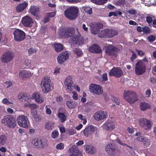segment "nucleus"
I'll list each match as a JSON object with an SVG mask.
<instances>
[{
  "label": "nucleus",
  "instance_id": "obj_1",
  "mask_svg": "<svg viewBox=\"0 0 156 156\" xmlns=\"http://www.w3.org/2000/svg\"><path fill=\"white\" fill-rule=\"evenodd\" d=\"M79 10L77 7L70 6L64 11L65 17L70 20H76L78 16Z\"/></svg>",
  "mask_w": 156,
  "mask_h": 156
},
{
  "label": "nucleus",
  "instance_id": "obj_2",
  "mask_svg": "<svg viewBox=\"0 0 156 156\" xmlns=\"http://www.w3.org/2000/svg\"><path fill=\"white\" fill-rule=\"evenodd\" d=\"M124 99L130 104L135 103L138 100V95L133 90H125L123 94Z\"/></svg>",
  "mask_w": 156,
  "mask_h": 156
},
{
  "label": "nucleus",
  "instance_id": "obj_3",
  "mask_svg": "<svg viewBox=\"0 0 156 156\" xmlns=\"http://www.w3.org/2000/svg\"><path fill=\"white\" fill-rule=\"evenodd\" d=\"M49 77H44L41 81L40 86L44 93H48L51 91L52 86Z\"/></svg>",
  "mask_w": 156,
  "mask_h": 156
},
{
  "label": "nucleus",
  "instance_id": "obj_4",
  "mask_svg": "<svg viewBox=\"0 0 156 156\" xmlns=\"http://www.w3.org/2000/svg\"><path fill=\"white\" fill-rule=\"evenodd\" d=\"M2 123L8 127L13 128L16 123L15 118L12 115H7L5 116L1 120Z\"/></svg>",
  "mask_w": 156,
  "mask_h": 156
},
{
  "label": "nucleus",
  "instance_id": "obj_5",
  "mask_svg": "<svg viewBox=\"0 0 156 156\" xmlns=\"http://www.w3.org/2000/svg\"><path fill=\"white\" fill-rule=\"evenodd\" d=\"M118 34V31L113 29H106L101 30L98 34L100 37L111 38Z\"/></svg>",
  "mask_w": 156,
  "mask_h": 156
},
{
  "label": "nucleus",
  "instance_id": "obj_6",
  "mask_svg": "<svg viewBox=\"0 0 156 156\" xmlns=\"http://www.w3.org/2000/svg\"><path fill=\"white\" fill-rule=\"evenodd\" d=\"M31 144L34 148H41L46 146L47 144V141L45 139H42L37 138L32 139Z\"/></svg>",
  "mask_w": 156,
  "mask_h": 156
},
{
  "label": "nucleus",
  "instance_id": "obj_7",
  "mask_svg": "<svg viewBox=\"0 0 156 156\" xmlns=\"http://www.w3.org/2000/svg\"><path fill=\"white\" fill-rule=\"evenodd\" d=\"M146 71L145 65L141 61H137L135 64V72L137 76H140L144 74Z\"/></svg>",
  "mask_w": 156,
  "mask_h": 156
},
{
  "label": "nucleus",
  "instance_id": "obj_8",
  "mask_svg": "<svg viewBox=\"0 0 156 156\" xmlns=\"http://www.w3.org/2000/svg\"><path fill=\"white\" fill-rule=\"evenodd\" d=\"M74 34V29L72 27H68L64 30L61 31L59 33L60 37L63 38L73 37Z\"/></svg>",
  "mask_w": 156,
  "mask_h": 156
},
{
  "label": "nucleus",
  "instance_id": "obj_9",
  "mask_svg": "<svg viewBox=\"0 0 156 156\" xmlns=\"http://www.w3.org/2000/svg\"><path fill=\"white\" fill-rule=\"evenodd\" d=\"M14 39L16 41H20L24 39L26 37L25 32L22 30L16 29L13 33Z\"/></svg>",
  "mask_w": 156,
  "mask_h": 156
},
{
  "label": "nucleus",
  "instance_id": "obj_10",
  "mask_svg": "<svg viewBox=\"0 0 156 156\" xmlns=\"http://www.w3.org/2000/svg\"><path fill=\"white\" fill-rule=\"evenodd\" d=\"M17 121L20 126L25 128H27L30 124L27 117L23 115L17 118Z\"/></svg>",
  "mask_w": 156,
  "mask_h": 156
},
{
  "label": "nucleus",
  "instance_id": "obj_11",
  "mask_svg": "<svg viewBox=\"0 0 156 156\" xmlns=\"http://www.w3.org/2000/svg\"><path fill=\"white\" fill-rule=\"evenodd\" d=\"M89 89L90 92L97 95H101L103 93V89L100 85L91 83L90 84Z\"/></svg>",
  "mask_w": 156,
  "mask_h": 156
},
{
  "label": "nucleus",
  "instance_id": "obj_12",
  "mask_svg": "<svg viewBox=\"0 0 156 156\" xmlns=\"http://www.w3.org/2000/svg\"><path fill=\"white\" fill-rule=\"evenodd\" d=\"M105 150L108 154L111 156H116L119 151L112 144H108L105 146Z\"/></svg>",
  "mask_w": 156,
  "mask_h": 156
},
{
  "label": "nucleus",
  "instance_id": "obj_13",
  "mask_svg": "<svg viewBox=\"0 0 156 156\" xmlns=\"http://www.w3.org/2000/svg\"><path fill=\"white\" fill-rule=\"evenodd\" d=\"M14 57V54L11 51H6L2 56L1 60L3 63H7L12 59Z\"/></svg>",
  "mask_w": 156,
  "mask_h": 156
},
{
  "label": "nucleus",
  "instance_id": "obj_14",
  "mask_svg": "<svg viewBox=\"0 0 156 156\" xmlns=\"http://www.w3.org/2000/svg\"><path fill=\"white\" fill-rule=\"evenodd\" d=\"M118 51L119 49L117 47L109 45L105 47V52L108 55L115 56Z\"/></svg>",
  "mask_w": 156,
  "mask_h": 156
},
{
  "label": "nucleus",
  "instance_id": "obj_15",
  "mask_svg": "<svg viewBox=\"0 0 156 156\" xmlns=\"http://www.w3.org/2000/svg\"><path fill=\"white\" fill-rule=\"evenodd\" d=\"M90 31L94 35L97 34L99 31L100 30L103 28V25L100 23H94L90 25Z\"/></svg>",
  "mask_w": 156,
  "mask_h": 156
},
{
  "label": "nucleus",
  "instance_id": "obj_16",
  "mask_svg": "<svg viewBox=\"0 0 156 156\" xmlns=\"http://www.w3.org/2000/svg\"><path fill=\"white\" fill-rule=\"evenodd\" d=\"M71 40L75 44L80 45L84 44V39L80 34L75 35L71 38Z\"/></svg>",
  "mask_w": 156,
  "mask_h": 156
},
{
  "label": "nucleus",
  "instance_id": "obj_17",
  "mask_svg": "<svg viewBox=\"0 0 156 156\" xmlns=\"http://www.w3.org/2000/svg\"><path fill=\"white\" fill-rule=\"evenodd\" d=\"M140 126L144 127L145 130H147L150 128L152 124L151 122L146 119L142 118L139 120Z\"/></svg>",
  "mask_w": 156,
  "mask_h": 156
},
{
  "label": "nucleus",
  "instance_id": "obj_18",
  "mask_svg": "<svg viewBox=\"0 0 156 156\" xmlns=\"http://www.w3.org/2000/svg\"><path fill=\"white\" fill-rule=\"evenodd\" d=\"M110 76H114L116 77H119L123 74V72L120 68L114 67L109 73Z\"/></svg>",
  "mask_w": 156,
  "mask_h": 156
},
{
  "label": "nucleus",
  "instance_id": "obj_19",
  "mask_svg": "<svg viewBox=\"0 0 156 156\" xmlns=\"http://www.w3.org/2000/svg\"><path fill=\"white\" fill-rule=\"evenodd\" d=\"M69 56V54L67 51H63L58 57L57 61L58 63H62L68 59Z\"/></svg>",
  "mask_w": 156,
  "mask_h": 156
},
{
  "label": "nucleus",
  "instance_id": "obj_20",
  "mask_svg": "<svg viewBox=\"0 0 156 156\" xmlns=\"http://www.w3.org/2000/svg\"><path fill=\"white\" fill-rule=\"evenodd\" d=\"M21 21L23 25L26 27H31L34 23L32 19L28 16H25L23 17Z\"/></svg>",
  "mask_w": 156,
  "mask_h": 156
},
{
  "label": "nucleus",
  "instance_id": "obj_21",
  "mask_svg": "<svg viewBox=\"0 0 156 156\" xmlns=\"http://www.w3.org/2000/svg\"><path fill=\"white\" fill-rule=\"evenodd\" d=\"M107 113L103 111H100L96 112L94 116L95 120L97 121L103 119L107 117Z\"/></svg>",
  "mask_w": 156,
  "mask_h": 156
},
{
  "label": "nucleus",
  "instance_id": "obj_22",
  "mask_svg": "<svg viewBox=\"0 0 156 156\" xmlns=\"http://www.w3.org/2000/svg\"><path fill=\"white\" fill-rule=\"evenodd\" d=\"M69 152L71 153L69 156H82L81 152L76 148L75 146L70 147L69 149Z\"/></svg>",
  "mask_w": 156,
  "mask_h": 156
},
{
  "label": "nucleus",
  "instance_id": "obj_23",
  "mask_svg": "<svg viewBox=\"0 0 156 156\" xmlns=\"http://www.w3.org/2000/svg\"><path fill=\"white\" fill-rule=\"evenodd\" d=\"M95 131L94 127L92 126H88L83 131V133L84 135L88 137L89 135H92Z\"/></svg>",
  "mask_w": 156,
  "mask_h": 156
},
{
  "label": "nucleus",
  "instance_id": "obj_24",
  "mask_svg": "<svg viewBox=\"0 0 156 156\" xmlns=\"http://www.w3.org/2000/svg\"><path fill=\"white\" fill-rule=\"evenodd\" d=\"M32 98L34 99L35 101L37 103H41L44 101V99L42 97L41 94L38 92L34 93L32 94Z\"/></svg>",
  "mask_w": 156,
  "mask_h": 156
},
{
  "label": "nucleus",
  "instance_id": "obj_25",
  "mask_svg": "<svg viewBox=\"0 0 156 156\" xmlns=\"http://www.w3.org/2000/svg\"><path fill=\"white\" fill-rule=\"evenodd\" d=\"M89 51L91 53H100L101 52V48L97 44H94L89 48Z\"/></svg>",
  "mask_w": 156,
  "mask_h": 156
},
{
  "label": "nucleus",
  "instance_id": "obj_26",
  "mask_svg": "<svg viewBox=\"0 0 156 156\" xmlns=\"http://www.w3.org/2000/svg\"><path fill=\"white\" fill-rule=\"evenodd\" d=\"M64 83L67 87V90L70 91L72 89V84H73L72 76H68L65 80Z\"/></svg>",
  "mask_w": 156,
  "mask_h": 156
},
{
  "label": "nucleus",
  "instance_id": "obj_27",
  "mask_svg": "<svg viewBox=\"0 0 156 156\" xmlns=\"http://www.w3.org/2000/svg\"><path fill=\"white\" fill-rule=\"evenodd\" d=\"M103 127L104 129L108 131H111L115 128L114 123L110 121H108L106 123H105Z\"/></svg>",
  "mask_w": 156,
  "mask_h": 156
},
{
  "label": "nucleus",
  "instance_id": "obj_28",
  "mask_svg": "<svg viewBox=\"0 0 156 156\" xmlns=\"http://www.w3.org/2000/svg\"><path fill=\"white\" fill-rule=\"evenodd\" d=\"M31 73L26 70H22L19 72V76L22 79L31 76Z\"/></svg>",
  "mask_w": 156,
  "mask_h": 156
},
{
  "label": "nucleus",
  "instance_id": "obj_29",
  "mask_svg": "<svg viewBox=\"0 0 156 156\" xmlns=\"http://www.w3.org/2000/svg\"><path fill=\"white\" fill-rule=\"evenodd\" d=\"M28 5V3L24 2L19 4L16 7V10L17 12H21L25 9Z\"/></svg>",
  "mask_w": 156,
  "mask_h": 156
},
{
  "label": "nucleus",
  "instance_id": "obj_30",
  "mask_svg": "<svg viewBox=\"0 0 156 156\" xmlns=\"http://www.w3.org/2000/svg\"><path fill=\"white\" fill-rule=\"evenodd\" d=\"M30 12L34 16H37L39 11V8L36 6H31L30 9Z\"/></svg>",
  "mask_w": 156,
  "mask_h": 156
},
{
  "label": "nucleus",
  "instance_id": "obj_31",
  "mask_svg": "<svg viewBox=\"0 0 156 156\" xmlns=\"http://www.w3.org/2000/svg\"><path fill=\"white\" fill-rule=\"evenodd\" d=\"M18 98L21 101H26L27 100L30 101L31 100L30 98H28L27 94L23 93H21L19 94Z\"/></svg>",
  "mask_w": 156,
  "mask_h": 156
},
{
  "label": "nucleus",
  "instance_id": "obj_32",
  "mask_svg": "<svg viewBox=\"0 0 156 156\" xmlns=\"http://www.w3.org/2000/svg\"><path fill=\"white\" fill-rule=\"evenodd\" d=\"M57 116L61 122H64L67 119V116L63 112H58Z\"/></svg>",
  "mask_w": 156,
  "mask_h": 156
},
{
  "label": "nucleus",
  "instance_id": "obj_33",
  "mask_svg": "<svg viewBox=\"0 0 156 156\" xmlns=\"http://www.w3.org/2000/svg\"><path fill=\"white\" fill-rule=\"evenodd\" d=\"M86 149L87 152L90 154H93L96 151L94 147L91 145H86Z\"/></svg>",
  "mask_w": 156,
  "mask_h": 156
},
{
  "label": "nucleus",
  "instance_id": "obj_34",
  "mask_svg": "<svg viewBox=\"0 0 156 156\" xmlns=\"http://www.w3.org/2000/svg\"><path fill=\"white\" fill-rule=\"evenodd\" d=\"M140 108L142 111H145L151 108V105L145 102H141L140 103Z\"/></svg>",
  "mask_w": 156,
  "mask_h": 156
},
{
  "label": "nucleus",
  "instance_id": "obj_35",
  "mask_svg": "<svg viewBox=\"0 0 156 156\" xmlns=\"http://www.w3.org/2000/svg\"><path fill=\"white\" fill-rule=\"evenodd\" d=\"M55 51L57 52H59L62 51L63 49V46L61 44L55 43L54 45Z\"/></svg>",
  "mask_w": 156,
  "mask_h": 156
},
{
  "label": "nucleus",
  "instance_id": "obj_36",
  "mask_svg": "<svg viewBox=\"0 0 156 156\" xmlns=\"http://www.w3.org/2000/svg\"><path fill=\"white\" fill-rule=\"evenodd\" d=\"M54 124L50 121L47 122L45 124V128L46 130H51L54 127Z\"/></svg>",
  "mask_w": 156,
  "mask_h": 156
},
{
  "label": "nucleus",
  "instance_id": "obj_37",
  "mask_svg": "<svg viewBox=\"0 0 156 156\" xmlns=\"http://www.w3.org/2000/svg\"><path fill=\"white\" fill-rule=\"evenodd\" d=\"M73 52L78 57L81 56L83 54L82 50L80 49L77 48H75L74 49Z\"/></svg>",
  "mask_w": 156,
  "mask_h": 156
},
{
  "label": "nucleus",
  "instance_id": "obj_38",
  "mask_svg": "<svg viewBox=\"0 0 156 156\" xmlns=\"http://www.w3.org/2000/svg\"><path fill=\"white\" fill-rule=\"evenodd\" d=\"M75 102L73 101H66V105L70 109L73 108L75 107Z\"/></svg>",
  "mask_w": 156,
  "mask_h": 156
},
{
  "label": "nucleus",
  "instance_id": "obj_39",
  "mask_svg": "<svg viewBox=\"0 0 156 156\" xmlns=\"http://www.w3.org/2000/svg\"><path fill=\"white\" fill-rule=\"evenodd\" d=\"M32 115L34 117V119L36 121H38L41 119L40 116L37 114V112L36 111H32L31 112Z\"/></svg>",
  "mask_w": 156,
  "mask_h": 156
},
{
  "label": "nucleus",
  "instance_id": "obj_40",
  "mask_svg": "<svg viewBox=\"0 0 156 156\" xmlns=\"http://www.w3.org/2000/svg\"><path fill=\"white\" fill-rule=\"evenodd\" d=\"M6 137L4 135H2L0 136V144L4 145L6 143Z\"/></svg>",
  "mask_w": 156,
  "mask_h": 156
},
{
  "label": "nucleus",
  "instance_id": "obj_41",
  "mask_svg": "<svg viewBox=\"0 0 156 156\" xmlns=\"http://www.w3.org/2000/svg\"><path fill=\"white\" fill-rule=\"evenodd\" d=\"M142 31L145 34H149L151 32L149 28L147 26H145L142 28Z\"/></svg>",
  "mask_w": 156,
  "mask_h": 156
},
{
  "label": "nucleus",
  "instance_id": "obj_42",
  "mask_svg": "<svg viewBox=\"0 0 156 156\" xmlns=\"http://www.w3.org/2000/svg\"><path fill=\"white\" fill-rule=\"evenodd\" d=\"M142 142L146 146H148L150 144V140L145 137H144Z\"/></svg>",
  "mask_w": 156,
  "mask_h": 156
},
{
  "label": "nucleus",
  "instance_id": "obj_43",
  "mask_svg": "<svg viewBox=\"0 0 156 156\" xmlns=\"http://www.w3.org/2000/svg\"><path fill=\"white\" fill-rule=\"evenodd\" d=\"M58 133L57 130L53 131L51 133V137L55 139L58 137Z\"/></svg>",
  "mask_w": 156,
  "mask_h": 156
},
{
  "label": "nucleus",
  "instance_id": "obj_44",
  "mask_svg": "<svg viewBox=\"0 0 156 156\" xmlns=\"http://www.w3.org/2000/svg\"><path fill=\"white\" fill-rule=\"evenodd\" d=\"M56 15L55 12L53 11L51 12H48L46 13V15L50 19L51 17H54Z\"/></svg>",
  "mask_w": 156,
  "mask_h": 156
},
{
  "label": "nucleus",
  "instance_id": "obj_45",
  "mask_svg": "<svg viewBox=\"0 0 156 156\" xmlns=\"http://www.w3.org/2000/svg\"><path fill=\"white\" fill-rule=\"evenodd\" d=\"M84 10L86 12L89 14H91L92 12V9L90 7H86Z\"/></svg>",
  "mask_w": 156,
  "mask_h": 156
},
{
  "label": "nucleus",
  "instance_id": "obj_46",
  "mask_svg": "<svg viewBox=\"0 0 156 156\" xmlns=\"http://www.w3.org/2000/svg\"><path fill=\"white\" fill-rule=\"evenodd\" d=\"M37 51L33 48H29L28 50V54L29 55H31L36 53Z\"/></svg>",
  "mask_w": 156,
  "mask_h": 156
},
{
  "label": "nucleus",
  "instance_id": "obj_47",
  "mask_svg": "<svg viewBox=\"0 0 156 156\" xmlns=\"http://www.w3.org/2000/svg\"><path fill=\"white\" fill-rule=\"evenodd\" d=\"M64 148V145L62 143L58 144L56 146V148L58 149L62 150Z\"/></svg>",
  "mask_w": 156,
  "mask_h": 156
},
{
  "label": "nucleus",
  "instance_id": "obj_48",
  "mask_svg": "<svg viewBox=\"0 0 156 156\" xmlns=\"http://www.w3.org/2000/svg\"><path fill=\"white\" fill-rule=\"evenodd\" d=\"M112 100L115 102L117 105H119L120 103L119 100L117 98L114 97H112L111 98Z\"/></svg>",
  "mask_w": 156,
  "mask_h": 156
},
{
  "label": "nucleus",
  "instance_id": "obj_49",
  "mask_svg": "<svg viewBox=\"0 0 156 156\" xmlns=\"http://www.w3.org/2000/svg\"><path fill=\"white\" fill-rule=\"evenodd\" d=\"M2 102L4 104L7 105H9V104H13L12 102L9 101L6 98L3 99L2 100Z\"/></svg>",
  "mask_w": 156,
  "mask_h": 156
},
{
  "label": "nucleus",
  "instance_id": "obj_50",
  "mask_svg": "<svg viewBox=\"0 0 156 156\" xmlns=\"http://www.w3.org/2000/svg\"><path fill=\"white\" fill-rule=\"evenodd\" d=\"M133 54L132 56L130 58V60L132 62L134 61V60L136 58V54L134 53L133 51H131Z\"/></svg>",
  "mask_w": 156,
  "mask_h": 156
},
{
  "label": "nucleus",
  "instance_id": "obj_51",
  "mask_svg": "<svg viewBox=\"0 0 156 156\" xmlns=\"http://www.w3.org/2000/svg\"><path fill=\"white\" fill-rule=\"evenodd\" d=\"M98 4L101 5L105 3L107 0H94Z\"/></svg>",
  "mask_w": 156,
  "mask_h": 156
},
{
  "label": "nucleus",
  "instance_id": "obj_52",
  "mask_svg": "<svg viewBox=\"0 0 156 156\" xmlns=\"http://www.w3.org/2000/svg\"><path fill=\"white\" fill-rule=\"evenodd\" d=\"M148 40L150 42H153L155 40V36L154 35H150L148 37Z\"/></svg>",
  "mask_w": 156,
  "mask_h": 156
},
{
  "label": "nucleus",
  "instance_id": "obj_53",
  "mask_svg": "<svg viewBox=\"0 0 156 156\" xmlns=\"http://www.w3.org/2000/svg\"><path fill=\"white\" fill-rule=\"evenodd\" d=\"M12 85V83L10 81H7L5 82V87L7 88L11 86Z\"/></svg>",
  "mask_w": 156,
  "mask_h": 156
},
{
  "label": "nucleus",
  "instance_id": "obj_54",
  "mask_svg": "<svg viewBox=\"0 0 156 156\" xmlns=\"http://www.w3.org/2000/svg\"><path fill=\"white\" fill-rule=\"evenodd\" d=\"M73 95L72 97L74 100H77L78 98V94L76 91H73Z\"/></svg>",
  "mask_w": 156,
  "mask_h": 156
},
{
  "label": "nucleus",
  "instance_id": "obj_55",
  "mask_svg": "<svg viewBox=\"0 0 156 156\" xmlns=\"http://www.w3.org/2000/svg\"><path fill=\"white\" fill-rule=\"evenodd\" d=\"M128 12L132 15H136L137 12L135 9H131L128 10Z\"/></svg>",
  "mask_w": 156,
  "mask_h": 156
},
{
  "label": "nucleus",
  "instance_id": "obj_56",
  "mask_svg": "<svg viewBox=\"0 0 156 156\" xmlns=\"http://www.w3.org/2000/svg\"><path fill=\"white\" fill-rule=\"evenodd\" d=\"M46 109V112L47 114L50 115L51 114V111L49 108L48 106H46L45 107Z\"/></svg>",
  "mask_w": 156,
  "mask_h": 156
},
{
  "label": "nucleus",
  "instance_id": "obj_57",
  "mask_svg": "<svg viewBox=\"0 0 156 156\" xmlns=\"http://www.w3.org/2000/svg\"><path fill=\"white\" fill-rule=\"evenodd\" d=\"M73 129H69L68 130V135L69 136L74 135L75 133Z\"/></svg>",
  "mask_w": 156,
  "mask_h": 156
},
{
  "label": "nucleus",
  "instance_id": "obj_58",
  "mask_svg": "<svg viewBox=\"0 0 156 156\" xmlns=\"http://www.w3.org/2000/svg\"><path fill=\"white\" fill-rule=\"evenodd\" d=\"M136 51L138 55L140 56H143L144 55V53L142 51L136 49Z\"/></svg>",
  "mask_w": 156,
  "mask_h": 156
},
{
  "label": "nucleus",
  "instance_id": "obj_59",
  "mask_svg": "<svg viewBox=\"0 0 156 156\" xmlns=\"http://www.w3.org/2000/svg\"><path fill=\"white\" fill-rule=\"evenodd\" d=\"M146 21L148 23L150 24L153 21L152 18L150 16H147L146 17Z\"/></svg>",
  "mask_w": 156,
  "mask_h": 156
},
{
  "label": "nucleus",
  "instance_id": "obj_60",
  "mask_svg": "<svg viewBox=\"0 0 156 156\" xmlns=\"http://www.w3.org/2000/svg\"><path fill=\"white\" fill-rule=\"evenodd\" d=\"M102 78L103 80L104 81H107L108 80V78L107 76V73H104L102 75Z\"/></svg>",
  "mask_w": 156,
  "mask_h": 156
},
{
  "label": "nucleus",
  "instance_id": "obj_61",
  "mask_svg": "<svg viewBox=\"0 0 156 156\" xmlns=\"http://www.w3.org/2000/svg\"><path fill=\"white\" fill-rule=\"evenodd\" d=\"M50 18L46 15L44 19L43 22L44 23H46L49 22L50 20Z\"/></svg>",
  "mask_w": 156,
  "mask_h": 156
},
{
  "label": "nucleus",
  "instance_id": "obj_62",
  "mask_svg": "<svg viewBox=\"0 0 156 156\" xmlns=\"http://www.w3.org/2000/svg\"><path fill=\"white\" fill-rule=\"evenodd\" d=\"M31 61L30 60L26 59L25 60V65L28 66L30 65Z\"/></svg>",
  "mask_w": 156,
  "mask_h": 156
},
{
  "label": "nucleus",
  "instance_id": "obj_63",
  "mask_svg": "<svg viewBox=\"0 0 156 156\" xmlns=\"http://www.w3.org/2000/svg\"><path fill=\"white\" fill-rule=\"evenodd\" d=\"M37 107V105L35 104H31L30 108L32 110H34Z\"/></svg>",
  "mask_w": 156,
  "mask_h": 156
},
{
  "label": "nucleus",
  "instance_id": "obj_64",
  "mask_svg": "<svg viewBox=\"0 0 156 156\" xmlns=\"http://www.w3.org/2000/svg\"><path fill=\"white\" fill-rule=\"evenodd\" d=\"M150 81L152 83H156V80L153 77H151L149 79Z\"/></svg>",
  "mask_w": 156,
  "mask_h": 156
}]
</instances>
